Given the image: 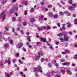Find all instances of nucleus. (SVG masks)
<instances>
[{
    "label": "nucleus",
    "mask_w": 77,
    "mask_h": 77,
    "mask_svg": "<svg viewBox=\"0 0 77 77\" xmlns=\"http://www.w3.org/2000/svg\"><path fill=\"white\" fill-rule=\"evenodd\" d=\"M63 38H60V40L61 41V42H63V41H67L69 39L68 35L65 34H64V36H63Z\"/></svg>",
    "instance_id": "1"
},
{
    "label": "nucleus",
    "mask_w": 77,
    "mask_h": 77,
    "mask_svg": "<svg viewBox=\"0 0 77 77\" xmlns=\"http://www.w3.org/2000/svg\"><path fill=\"white\" fill-rule=\"evenodd\" d=\"M42 68L40 67H39L38 68H37L35 70H34V72H42Z\"/></svg>",
    "instance_id": "2"
},
{
    "label": "nucleus",
    "mask_w": 77,
    "mask_h": 77,
    "mask_svg": "<svg viewBox=\"0 0 77 77\" xmlns=\"http://www.w3.org/2000/svg\"><path fill=\"white\" fill-rule=\"evenodd\" d=\"M23 44L21 43H19L17 45H16V47L17 48H20L21 47L23 46Z\"/></svg>",
    "instance_id": "3"
},
{
    "label": "nucleus",
    "mask_w": 77,
    "mask_h": 77,
    "mask_svg": "<svg viewBox=\"0 0 77 77\" xmlns=\"http://www.w3.org/2000/svg\"><path fill=\"white\" fill-rule=\"evenodd\" d=\"M40 58V56L38 55H36L34 57V59L36 60H38Z\"/></svg>",
    "instance_id": "4"
},
{
    "label": "nucleus",
    "mask_w": 77,
    "mask_h": 77,
    "mask_svg": "<svg viewBox=\"0 0 77 77\" xmlns=\"http://www.w3.org/2000/svg\"><path fill=\"white\" fill-rule=\"evenodd\" d=\"M68 74L69 75H71L72 74V72H70V70L69 69H68L67 70H66Z\"/></svg>",
    "instance_id": "5"
},
{
    "label": "nucleus",
    "mask_w": 77,
    "mask_h": 77,
    "mask_svg": "<svg viewBox=\"0 0 77 77\" xmlns=\"http://www.w3.org/2000/svg\"><path fill=\"white\" fill-rule=\"evenodd\" d=\"M40 40L42 42H46L47 40L45 38H41Z\"/></svg>",
    "instance_id": "6"
},
{
    "label": "nucleus",
    "mask_w": 77,
    "mask_h": 77,
    "mask_svg": "<svg viewBox=\"0 0 77 77\" xmlns=\"http://www.w3.org/2000/svg\"><path fill=\"white\" fill-rule=\"evenodd\" d=\"M38 55L39 56H40L41 55H43V54H44V53H43V52L40 51L38 52Z\"/></svg>",
    "instance_id": "7"
},
{
    "label": "nucleus",
    "mask_w": 77,
    "mask_h": 77,
    "mask_svg": "<svg viewBox=\"0 0 77 77\" xmlns=\"http://www.w3.org/2000/svg\"><path fill=\"white\" fill-rule=\"evenodd\" d=\"M74 9V7H72L71 6H70L69 8V10H73Z\"/></svg>",
    "instance_id": "8"
},
{
    "label": "nucleus",
    "mask_w": 77,
    "mask_h": 77,
    "mask_svg": "<svg viewBox=\"0 0 77 77\" xmlns=\"http://www.w3.org/2000/svg\"><path fill=\"white\" fill-rule=\"evenodd\" d=\"M14 40H13L11 39L10 40V44L11 45H14Z\"/></svg>",
    "instance_id": "9"
},
{
    "label": "nucleus",
    "mask_w": 77,
    "mask_h": 77,
    "mask_svg": "<svg viewBox=\"0 0 77 77\" xmlns=\"http://www.w3.org/2000/svg\"><path fill=\"white\" fill-rule=\"evenodd\" d=\"M14 11H18V7L17 6L14 7V8H13Z\"/></svg>",
    "instance_id": "10"
},
{
    "label": "nucleus",
    "mask_w": 77,
    "mask_h": 77,
    "mask_svg": "<svg viewBox=\"0 0 77 77\" xmlns=\"http://www.w3.org/2000/svg\"><path fill=\"white\" fill-rule=\"evenodd\" d=\"M23 4L25 5H28V2L27 1H25L23 2Z\"/></svg>",
    "instance_id": "11"
},
{
    "label": "nucleus",
    "mask_w": 77,
    "mask_h": 77,
    "mask_svg": "<svg viewBox=\"0 0 77 77\" xmlns=\"http://www.w3.org/2000/svg\"><path fill=\"white\" fill-rule=\"evenodd\" d=\"M3 65H4V63L2 61L0 62V65H1V67H3Z\"/></svg>",
    "instance_id": "12"
},
{
    "label": "nucleus",
    "mask_w": 77,
    "mask_h": 77,
    "mask_svg": "<svg viewBox=\"0 0 77 77\" xmlns=\"http://www.w3.org/2000/svg\"><path fill=\"white\" fill-rule=\"evenodd\" d=\"M6 14H5L3 16L2 18V20H5V18L6 17Z\"/></svg>",
    "instance_id": "13"
},
{
    "label": "nucleus",
    "mask_w": 77,
    "mask_h": 77,
    "mask_svg": "<svg viewBox=\"0 0 77 77\" xmlns=\"http://www.w3.org/2000/svg\"><path fill=\"white\" fill-rule=\"evenodd\" d=\"M65 14H66L68 16H69L70 15H71V13H68V11H67L65 12Z\"/></svg>",
    "instance_id": "14"
},
{
    "label": "nucleus",
    "mask_w": 77,
    "mask_h": 77,
    "mask_svg": "<svg viewBox=\"0 0 77 77\" xmlns=\"http://www.w3.org/2000/svg\"><path fill=\"white\" fill-rule=\"evenodd\" d=\"M5 63H8V64H11V61H10L9 60H8V61L5 60Z\"/></svg>",
    "instance_id": "15"
},
{
    "label": "nucleus",
    "mask_w": 77,
    "mask_h": 77,
    "mask_svg": "<svg viewBox=\"0 0 77 77\" xmlns=\"http://www.w3.org/2000/svg\"><path fill=\"white\" fill-rule=\"evenodd\" d=\"M5 77H9L10 75H9V74H8V73H5Z\"/></svg>",
    "instance_id": "16"
},
{
    "label": "nucleus",
    "mask_w": 77,
    "mask_h": 77,
    "mask_svg": "<svg viewBox=\"0 0 77 77\" xmlns=\"http://www.w3.org/2000/svg\"><path fill=\"white\" fill-rule=\"evenodd\" d=\"M44 17V15H42L41 16H40L38 18V19L40 20H42V18Z\"/></svg>",
    "instance_id": "17"
},
{
    "label": "nucleus",
    "mask_w": 77,
    "mask_h": 77,
    "mask_svg": "<svg viewBox=\"0 0 77 77\" xmlns=\"http://www.w3.org/2000/svg\"><path fill=\"white\" fill-rule=\"evenodd\" d=\"M6 2H7V0H4L2 2V5H3V4L5 3Z\"/></svg>",
    "instance_id": "18"
},
{
    "label": "nucleus",
    "mask_w": 77,
    "mask_h": 77,
    "mask_svg": "<svg viewBox=\"0 0 77 77\" xmlns=\"http://www.w3.org/2000/svg\"><path fill=\"white\" fill-rule=\"evenodd\" d=\"M4 47L5 48H8V44H5L4 45Z\"/></svg>",
    "instance_id": "19"
},
{
    "label": "nucleus",
    "mask_w": 77,
    "mask_h": 77,
    "mask_svg": "<svg viewBox=\"0 0 77 77\" xmlns=\"http://www.w3.org/2000/svg\"><path fill=\"white\" fill-rule=\"evenodd\" d=\"M14 10L13 8H11V9L10 11V14H12V12H14Z\"/></svg>",
    "instance_id": "20"
},
{
    "label": "nucleus",
    "mask_w": 77,
    "mask_h": 77,
    "mask_svg": "<svg viewBox=\"0 0 77 77\" xmlns=\"http://www.w3.org/2000/svg\"><path fill=\"white\" fill-rule=\"evenodd\" d=\"M35 21V19L33 18H32L31 19V23H33Z\"/></svg>",
    "instance_id": "21"
},
{
    "label": "nucleus",
    "mask_w": 77,
    "mask_h": 77,
    "mask_svg": "<svg viewBox=\"0 0 77 77\" xmlns=\"http://www.w3.org/2000/svg\"><path fill=\"white\" fill-rule=\"evenodd\" d=\"M63 25L62 26V29L63 30H65V24H63Z\"/></svg>",
    "instance_id": "22"
},
{
    "label": "nucleus",
    "mask_w": 77,
    "mask_h": 77,
    "mask_svg": "<svg viewBox=\"0 0 77 77\" xmlns=\"http://www.w3.org/2000/svg\"><path fill=\"white\" fill-rule=\"evenodd\" d=\"M68 3L69 4H72V0H69L68 1Z\"/></svg>",
    "instance_id": "23"
},
{
    "label": "nucleus",
    "mask_w": 77,
    "mask_h": 77,
    "mask_svg": "<svg viewBox=\"0 0 77 77\" xmlns=\"http://www.w3.org/2000/svg\"><path fill=\"white\" fill-rule=\"evenodd\" d=\"M49 16L50 17H53V14L51 13H49Z\"/></svg>",
    "instance_id": "24"
},
{
    "label": "nucleus",
    "mask_w": 77,
    "mask_h": 77,
    "mask_svg": "<svg viewBox=\"0 0 77 77\" xmlns=\"http://www.w3.org/2000/svg\"><path fill=\"white\" fill-rule=\"evenodd\" d=\"M65 35L64 34H63L62 33H60V37H62V36H63V35Z\"/></svg>",
    "instance_id": "25"
},
{
    "label": "nucleus",
    "mask_w": 77,
    "mask_h": 77,
    "mask_svg": "<svg viewBox=\"0 0 77 77\" xmlns=\"http://www.w3.org/2000/svg\"><path fill=\"white\" fill-rule=\"evenodd\" d=\"M58 15L57 14H55L54 15V18H57Z\"/></svg>",
    "instance_id": "26"
},
{
    "label": "nucleus",
    "mask_w": 77,
    "mask_h": 77,
    "mask_svg": "<svg viewBox=\"0 0 77 77\" xmlns=\"http://www.w3.org/2000/svg\"><path fill=\"white\" fill-rule=\"evenodd\" d=\"M22 24L23 25V26H26V24H27V23H26L24 22H23L22 23Z\"/></svg>",
    "instance_id": "27"
},
{
    "label": "nucleus",
    "mask_w": 77,
    "mask_h": 77,
    "mask_svg": "<svg viewBox=\"0 0 77 77\" xmlns=\"http://www.w3.org/2000/svg\"><path fill=\"white\" fill-rule=\"evenodd\" d=\"M0 38H2V32H0Z\"/></svg>",
    "instance_id": "28"
},
{
    "label": "nucleus",
    "mask_w": 77,
    "mask_h": 77,
    "mask_svg": "<svg viewBox=\"0 0 77 77\" xmlns=\"http://www.w3.org/2000/svg\"><path fill=\"white\" fill-rule=\"evenodd\" d=\"M19 63L20 64H23V63L22 62H21V60H19Z\"/></svg>",
    "instance_id": "29"
},
{
    "label": "nucleus",
    "mask_w": 77,
    "mask_h": 77,
    "mask_svg": "<svg viewBox=\"0 0 77 77\" xmlns=\"http://www.w3.org/2000/svg\"><path fill=\"white\" fill-rule=\"evenodd\" d=\"M61 72L62 74H64L65 72V70H61Z\"/></svg>",
    "instance_id": "30"
},
{
    "label": "nucleus",
    "mask_w": 77,
    "mask_h": 77,
    "mask_svg": "<svg viewBox=\"0 0 77 77\" xmlns=\"http://www.w3.org/2000/svg\"><path fill=\"white\" fill-rule=\"evenodd\" d=\"M61 61L62 62H64L65 61V59H61Z\"/></svg>",
    "instance_id": "31"
},
{
    "label": "nucleus",
    "mask_w": 77,
    "mask_h": 77,
    "mask_svg": "<svg viewBox=\"0 0 77 77\" xmlns=\"http://www.w3.org/2000/svg\"><path fill=\"white\" fill-rule=\"evenodd\" d=\"M22 49L24 51H26V48H25L24 47H23L22 48Z\"/></svg>",
    "instance_id": "32"
},
{
    "label": "nucleus",
    "mask_w": 77,
    "mask_h": 77,
    "mask_svg": "<svg viewBox=\"0 0 77 77\" xmlns=\"http://www.w3.org/2000/svg\"><path fill=\"white\" fill-rule=\"evenodd\" d=\"M38 29L39 30V31H41L42 30V28L40 27H38Z\"/></svg>",
    "instance_id": "33"
},
{
    "label": "nucleus",
    "mask_w": 77,
    "mask_h": 77,
    "mask_svg": "<svg viewBox=\"0 0 77 77\" xmlns=\"http://www.w3.org/2000/svg\"><path fill=\"white\" fill-rule=\"evenodd\" d=\"M41 5H42V6H43V5H44V2H41Z\"/></svg>",
    "instance_id": "34"
},
{
    "label": "nucleus",
    "mask_w": 77,
    "mask_h": 77,
    "mask_svg": "<svg viewBox=\"0 0 77 77\" xmlns=\"http://www.w3.org/2000/svg\"><path fill=\"white\" fill-rule=\"evenodd\" d=\"M54 71H52L51 72V74H52V75H53V74H54Z\"/></svg>",
    "instance_id": "35"
},
{
    "label": "nucleus",
    "mask_w": 77,
    "mask_h": 77,
    "mask_svg": "<svg viewBox=\"0 0 77 77\" xmlns=\"http://www.w3.org/2000/svg\"><path fill=\"white\" fill-rule=\"evenodd\" d=\"M15 18L14 17L12 18V20L13 21H15Z\"/></svg>",
    "instance_id": "36"
},
{
    "label": "nucleus",
    "mask_w": 77,
    "mask_h": 77,
    "mask_svg": "<svg viewBox=\"0 0 77 77\" xmlns=\"http://www.w3.org/2000/svg\"><path fill=\"white\" fill-rule=\"evenodd\" d=\"M51 7H52V5H50L48 6V7L49 8H51Z\"/></svg>",
    "instance_id": "37"
},
{
    "label": "nucleus",
    "mask_w": 77,
    "mask_h": 77,
    "mask_svg": "<svg viewBox=\"0 0 77 77\" xmlns=\"http://www.w3.org/2000/svg\"><path fill=\"white\" fill-rule=\"evenodd\" d=\"M49 48H50V49L51 50H52L53 49V47H52V46L51 45H50L49 46Z\"/></svg>",
    "instance_id": "38"
},
{
    "label": "nucleus",
    "mask_w": 77,
    "mask_h": 77,
    "mask_svg": "<svg viewBox=\"0 0 77 77\" xmlns=\"http://www.w3.org/2000/svg\"><path fill=\"white\" fill-rule=\"evenodd\" d=\"M26 35H29L30 34V33L29 32H26Z\"/></svg>",
    "instance_id": "39"
},
{
    "label": "nucleus",
    "mask_w": 77,
    "mask_h": 77,
    "mask_svg": "<svg viewBox=\"0 0 77 77\" xmlns=\"http://www.w3.org/2000/svg\"><path fill=\"white\" fill-rule=\"evenodd\" d=\"M55 66H57V67H58V66H59V64L57 63H55Z\"/></svg>",
    "instance_id": "40"
},
{
    "label": "nucleus",
    "mask_w": 77,
    "mask_h": 77,
    "mask_svg": "<svg viewBox=\"0 0 77 77\" xmlns=\"http://www.w3.org/2000/svg\"><path fill=\"white\" fill-rule=\"evenodd\" d=\"M51 64L50 63H49L48 64V66L50 67V68H51Z\"/></svg>",
    "instance_id": "41"
},
{
    "label": "nucleus",
    "mask_w": 77,
    "mask_h": 77,
    "mask_svg": "<svg viewBox=\"0 0 77 77\" xmlns=\"http://www.w3.org/2000/svg\"><path fill=\"white\" fill-rule=\"evenodd\" d=\"M66 65L67 66H69V64L68 63H66Z\"/></svg>",
    "instance_id": "42"
},
{
    "label": "nucleus",
    "mask_w": 77,
    "mask_h": 77,
    "mask_svg": "<svg viewBox=\"0 0 77 77\" xmlns=\"http://www.w3.org/2000/svg\"><path fill=\"white\" fill-rule=\"evenodd\" d=\"M5 29L7 31H8V30H9V29H8V27H5Z\"/></svg>",
    "instance_id": "43"
},
{
    "label": "nucleus",
    "mask_w": 77,
    "mask_h": 77,
    "mask_svg": "<svg viewBox=\"0 0 77 77\" xmlns=\"http://www.w3.org/2000/svg\"><path fill=\"white\" fill-rule=\"evenodd\" d=\"M57 25L58 27H60V23H58L57 24Z\"/></svg>",
    "instance_id": "44"
},
{
    "label": "nucleus",
    "mask_w": 77,
    "mask_h": 77,
    "mask_svg": "<svg viewBox=\"0 0 77 77\" xmlns=\"http://www.w3.org/2000/svg\"><path fill=\"white\" fill-rule=\"evenodd\" d=\"M74 23L75 24H77V20H74Z\"/></svg>",
    "instance_id": "45"
},
{
    "label": "nucleus",
    "mask_w": 77,
    "mask_h": 77,
    "mask_svg": "<svg viewBox=\"0 0 77 77\" xmlns=\"http://www.w3.org/2000/svg\"><path fill=\"white\" fill-rule=\"evenodd\" d=\"M20 33L22 34H23V30H20Z\"/></svg>",
    "instance_id": "46"
},
{
    "label": "nucleus",
    "mask_w": 77,
    "mask_h": 77,
    "mask_svg": "<svg viewBox=\"0 0 77 77\" xmlns=\"http://www.w3.org/2000/svg\"><path fill=\"white\" fill-rule=\"evenodd\" d=\"M59 44V43L58 42H55V44H56V45H58Z\"/></svg>",
    "instance_id": "47"
},
{
    "label": "nucleus",
    "mask_w": 77,
    "mask_h": 77,
    "mask_svg": "<svg viewBox=\"0 0 77 77\" xmlns=\"http://www.w3.org/2000/svg\"><path fill=\"white\" fill-rule=\"evenodd\" d=\"M5 14V11H3L1 14V15H2L3 14Z\"/></svg>",
    "instance_id": "48"
},
{
    "label": "nucleus",
    "mask_w": 77,
    "mask_h": 77,
    "mask_svg": "<svg viewBox=\"0 0 77 77\" xmlns=\"http://www.w3.org/2000/svg\"><path fill=\"white\" fill-rule=\"evenodd\" d=\"M71 26V24L69 23V25L67 26V27H70Z\"/></svg>",
    "instance_id": "49"
},
{
    "label": "nucleus",
    "mask_w": 77,
    "mask_h": 77,
    "mask_svg": "<svg viewBox=\"0 0 77 77\" xmlns=\"http://www.w3.org/2000/svg\"><path fill=\"white\" fill-rule=\"evenodd\" d=\"M18 56H19V54L18 53H16V57H18Z\"/></svg>",
    "instance_id": "50"
},
{
    "label": "nucleus",
    "mask_w": 77,
    "mask_h": 77,
    "mask_svg": "<svg viewBox=\"0 0 77 77\" xmlns=\"http://www.w3.org/2000/svg\"><path fill=\"white\" fill-rule=\"evenodd\" d=\"M47 77H50V75L49 74H48L47 75Z\"/></svg>",
    "instance_id": "51"
},
{
    "label": "nucleus",
    "mask_w": 77,
    "mask_h": 77,
    "mask_svg": "<svg viewBox=\"0 0 77 77\" xmlns=\"http://www.w3.org/2000/svg\"><path fill=\"white\" fill-rule=\"evenodd\" d=\"M22 59L23 60H25V58L24 57H22Z\"/></svg>",
    "instance_id": "52"
},
{
    "label": "nucleus",
    "mask_w": 77,
    "mask_h": 77,
    "mask_svg": "<svg viewBox=\"0 0 77 77\" xmlns=\"http://www.w3.org/2000/svg\"><path fill=\"white\" fill-rule=\"evenodd\" d=\"M44 60V58H42L41 60V62H43Z\"/></svg>",
    "instance_id": "53"
},
{
    "label": "nucleus",
    "mask_w": 77,
    "mask_h": 77,
    "mask_svg": "<svg viewBox=\"0 0 77 77\" xmlns=\"http://www.w3.org/2000/svg\"><path fill=\"white\" fill-rule=\"evenodd\" d=\"M65 52H66L65 53H69V51H68V50H66L65 51Z\"/></svg>",
    "instance_id": "54"
},
{
    "label": "nucleus",
    "mask_w": 77,
    "mask_h": 77,
    "mask_svg": "<svg viewBox=\"0 0 77 77\" xmlns=\"http://www.w3.org/2000/svg\"><path fill=\"white\" fill-rule=\"evenodd\" d=\"M72 66H75V64L72 63Z\"/></svg>",
    "instance_id": "55"
},
{
    "label": "nucleus",
    "mask_w": 77,
    "mask_h": 77,
    "mask_svg": "<svg viewBox=\"0 0 77 77\" xmlns=\"http://www.w3.org/2000/svg\"><path fill=\"white\" fill-rule=\"evenodd\" d=\"M34 9H35L33 8H31V12L33 11Z\"/></svg>",
    "instance_id": "56"
},
{
    "label": "nucleus",
    "mask_w": 77,
    "mask_h": 77,
    "mask_svg": "<svg viewBox=\"0 0 77 77\" xmlns=\"http://www.w3.org/2000/svg\"><path fill=\"white\" fill-rule=\"evenodd\" d=\"M53 63H56V60H54L52 61Z\"/></svg>",
    "instance_id": "57"
},
{
    "label": "nucleus",
    "mask_w": 77,
    "mask_h": 77,
    "mask_svg": "<svg viewBox=\"0 0 77 77\" xmlns=\"http://www.w3.org/2000/svg\"><path fill=\"white\" fill-rule=\"evenodd\" d=\"M60 15H63V13L62 12H60Z\"/></svg>",
    "instance_id": "58"
},
{
    "label": "nucleus",
    "mask_w": 77,
    "mask_h": 77,
    "mask_svg": "<svg viewBox=\"0 0 77 77\" xmlns=\"http://www.w3.org/2000/svg\"><path fill=\"white\" fill-rule=\"evenodd\" d=\"M58 56L59 57H61V55L60 54H58Z\"/></svg>",
    "instance_id": "59"
},
{
    "label": "nucleus",
    "mask_w": 77,
    "mask_h": 77,
    "mask_svg": "<svg viewBox=\"0 0 77 77\" xmlns=\"http://www.w3.org/2000/svg\"><path fill=\"white\" fill-rule=\"evenodd\" d=\"M19 21H21V18H19Z\"/></svg>",
    "instance_id": "60"
},
{
    "label": "nucleus",
    "mask_w": 77,
    "mask_h": 77,
    "mask_svg": "<svg viewBox=\"0 0 77 77\" xmlns=\"http://www.w3.org/2000/svg\"><path fill=\"white\" fill-rule=\"evenodd\" d=\"M74 46L75 47H77V44H74Z\"/></svg>",
    "instance_id": "61"
},
{
    "label": "nucleus",
    "mask_w": 77,
    "mask_h": 77,
    "mask_svg": "<svg viewBox=\"0 0 77 77\" xmlns=\"http://www.w3.org/2000/svg\"><path fill=\"white\" fill-rule=\"evenodd\" d=\"M36 38H39V35H38V34H37L36 35Z\"/></svg>",
    "instance_id": "62"
},
{
    "label": "nucleus",
    "mask_w": 77,
    "mask_h": 77,
    "mask_svg": "<svg viewBox=\"0 0 77 77\" xmlns=\"http://www.w3.org/2000/svg\"><path fill=\"white\" fill-rule=\"evenodd\" d=\"M22 77H26V75H24V74H23V75H22Z\"/></svg>",
    "instance_id": "63"
},
{
    "label": "nucleus",
    "mask_w": 77,
    "mask_h": 77,
    "mask_svg": "<svg viewBox=\"0 0 77 77\" xmlns=\"http://www.w3.org/2000/svg\"><path fill=\"white\" fill-rule=\"evenodd\" d=\"M77 58V54H76L75 56V58Z\"/></svg>",
    "instance_id": "64"
}]
</instances>
